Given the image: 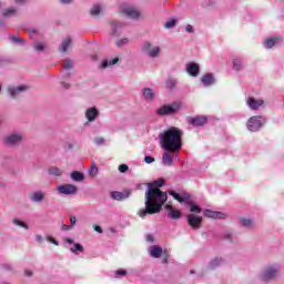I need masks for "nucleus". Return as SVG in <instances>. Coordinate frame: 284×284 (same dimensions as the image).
Here are the masks:
<instances>
[{"instance_id": "9b49d317", "label": "nucleus", "mask_w": 284, "mask_h": 284, "mask_svg": "<svg viewBox=\"0 0 284 284\" xmlns=\"http://www.w3.org/2000/svg\"><path fill=\"white\" fill-rule=\"evenodd\" d=\"M30 89V87L26 85V84H21V85H11L7 88L8 94L9 97H11V99H17L19 97V94L23 93V92H28V90Z\"/></svg>"}, {"instance_id": "c85d7f7f", "label": "nucleus", "mask_w": 284, "mask_h": 284, "mask_svg": "<svg viewBox=\"0 0 284 284\" xmlns=\"http://www.w3.org/2000/svg\"><path fill=\"white\" fill-rule=\"evenodd\" d=\"M111 199H113V201H125V199H130V193L125 192H119V191H112L110 193Z\"/></svg>"}, {"instance_id": "cd10ccee", "label": "nucleus", "mask_w": 284, "mask_h": 284, "mask_svg": "<svg viewBox=\"0 0 284 284\" xmlns=\"http://www.w3.org/2000/svg\"><path fill=\"white\" fill-rule=\"evenodd\" d=\"M170 194V196H173V199H175V201H179V203H187V201H190V194L185 193L183 195H180L179 193L174 192V191H169L168 192Z\"/></svg>"}, {"instance_id": "338daca9", "label": "nucleus", "mask_w": 284, "mask_h": 284, "mask_svg": "<svg viewBox=\"0 0 284 284\" xmlns=\"http://www.w3.org/2000/svg\"><path fill=\"white\" fill-rule=\"evenodd\" d=\"M0 10H1V2H0Z\"/></svg>"}, {"instance_id": "e2e57ef3", "label": "nucleus", "mask_w": 284, "mask_h": 284, "mask_svg": "<svg viewBox=\"0 0 284 284\" xmlns=\"http://www.w3.org/2000/svg\"><path fill=\"white\" fill-rule=\"evenodd\" d=\"M23 1H26V0H14V2L18 3V6H21V3H23Z\"/></svg>"}, {"instance_id": "6ab92c4d", "label": "nucleus", "mask_w": 284, "mask_h": 284, "mask_svg": "<svg viewBox=\"0 0 284 284\" xmlns=\"http://www.w3.org/2000/svg\"><path fill=\"white\" fill-rule=\"evenodd\" d=\"M122 13L129 19H139L141 17V10L135 7H125L122 9Z\"/></svg>"}, {"instance_id": "13d9d810", "label": "nucleus", "mask_w": 284, "mask_h": 284, "mask_svg": "<svg viewBox=\"0 0 284 284\" xmlns=\"http://www.w3.org/2000/svg\"><path fill=\"white\" fill-rule=\"evenodd\" d=\"M185 30H186V32L192 33V32H194V27H192L191 24H187V26L185 27Z\"/></svg>"}, {"instance_id": "6e6552de", "label": "nucleus", "mask_w": 284, "mask_h": 284, "mask_svg": "<svg viewBox=\"0 0 284 284\" xmlns=\"http://www.w3.org/2000/svg\"><path fill=\"white\" fill-rule=\"evenodd\" d=\"M63 243H67L68 250L69 252H71V254L79 255L85 252V248L83 247V245H81L80 243H75L74 240L71 237H64Z\"/></svg>"}, {"instance_id": "423d86ee", "label": "nucleus", "mask_w": 284, "mask_h": 284, "mask_svg": "<svg viewBox=\"0 0 284 284\" xmlns=\"http://www.w3.org/2000/svg\"><path fill=\"white\" fill-rule=\"evenodd\" d=\"M267 123L265 116L262 115H253L246 122V129L248 132H258L263 125Z\"/></svg>"}, {"instance_id": "2eb2a0df", "label": "nucleus", "mask_w": 284, "mask_h": 284, "mask_svg": "<svg viewBox=\"0 0 284 284\" xmlns=\"http://www.w3.org/2000/svg\"><path fill=\"white\" fill-rule=\"evenodd\" d=\"M283 38L281 37H270L266 38L263 41V48H265V50H272V48H275V45H278L280 43H282Z\"/></svg>"}, {"instance_id": "4be33fe9", "label": "nucleus", "mask_w": 284, "mask_h": 284, "mask_svg": "<svg viewBox=\"0 0 284 284\" xmlns=\"http://www.w3.org/2000/svg\"><path fill=\"white\" fill-rule=\"evenodd\" d=\"M190 125H193V128H201L202 125H205L207 123V116L205 115H197L194 118L189 119Z\"/></svg>"}, {"instance_id": "79ce46f5", "label": "nucleus", "mask_w": 284, "mask_h": 284, "mask_svg": "<svg viewBox=\"0 0 284 284\" xmlns=\"http://www.w3.org/2000/svg\"><path fill=\"white\" fill-rule=\"evenodd\" d=\"M240 225L243 227H252V221L250 219L242 217L240 219Z\"/></svg>"}, {"instance_id": "c756f323", "label": "nucleus", "mask_w": 284, "mask_h": 284, "mask_svg": "<svg viewBox=\"0 0 284 284\" xmlns=\"http://www.w3.org/2000/svg\"><path fill=\"white\" fill-rule=\"evenodd\" d=\"M225 263V260L221 256L213 257L209 263V270H216V267H221Z\"/></svg>"}, {"instance_id": "bf43d9fd", "label": "nucleus", "mask_w": 284, "mask_h": 284, "mask_svg": "<svg viewBox=\"0 0 284 284\" xmlns=\"http://www.w3.org/2000/svg\"><path fill=\"white\" fill-rule=\"evenodd\" d=\"M61 85L64 88V90L70 89V83L62 82Z\"/></svg>"}, {"instance_id": "4d7b16f0", "label": "nucleus", "mask_w": 284, "mask_h": 284, "mask_svg": "<svg viewBox=\"0 0 284 284\" xmlns=\"http://www.w3.org/2000/svg\"><path fill=\"white\" fill-rule=\"evenodd\" d=\"M34 239H36L37 243H43V236H41V234H37L34 236Z\"/></svg>"}, {"instance_id": "39448f33", "label": "nucleus", "mask_w": 284, "mask_h": 284, "mask_svg": "<svg viewBox=\"0 0 284 284\" xmlns=\"http://www.w3.org/2000/svg\"><path fill=\"white\" fill-rule=\"evenodd\" d=\"M164 152L162 154V165L165 168H172L174 165V161L180 159L181 149H163Z\"/></svg>"}, {"instance_id": "4c0bfd02", "label": "nucleus", "mask_w": 284, "mask_h": 284, "mask_svg": "<svg viewBox=\"0 0 284 284\" xmlns=\"http://www.w3.org/2000/svg\"><path fill=\"white\" fill-rule=\"evenodd\" d=\"M165 88H166V90H174V88H176V80L169 78L165 81Z\"/></svg>"}, {"instance_id": "69168bd1", "label": "nucleus", "mask_w": 284, "mask_h": 284, "mask_svg": "<svg viewBox=\"0 0 284 284\" xmlns=\"http://www.w3.org/2000/svg\"><path fill=\"white\" fill-rule=\"evenodd\" d=\"M114 26L121 27V24H119V22H113V27H114Z\"/></svg>"}, {"instance_id": "7c9ffc66", "label": "nucleus", "mask_w": 284, "mask_h": 284, "mask_svg": "<svg viewBox=\"0 0 284 284\" xmlns=\"http://www.w3.org/2000/svg\"><path fill=\"white\" fill-rule=\"evenodd\" d=\"M17 13L18 11L16 7H8L1 11L2 17L7 18L17 17Z\"/></svg>"}, {"instance_id": "a19ab883", "label": "nucleus", "mask_w": 284, "mask_h": 284, "mask_svg": "<svg viewBox=\"0 0 284 284\" xmlns=\"http://www.w3.org/2000/svg\"><path fill=\"white\" fill-rule=\"evenodd\" d=\"M128 43H130V39H128V38H121L120 40H118V41L115 42V45H116L118 48H123V45H128Z\"/></svg>"}, {"instance_id": "0eeeda50", "label": "nucleus", "mask_w": 284, "mask_h": 284, "mask_svg": "<svg viewBox=\"0 0 284 284\" xmlns=\"http://www.w3.org/2000/svg\"><path fill=\"white\" fill-rule=\"evenodd\" d=\"M181 102H173L171 104L163 105L160 109H158L156 114H159L160 116L176 114V112L181 110Z\"/></svg>"}, {"instance_id": "412c9836", "label": "nucleus", "mask_w": 284, "mask_h": 284, "mask_svg": "<svg viewBox=\"0 0 284 284\" xmlns=\"http://www.w3.org/2000/svg\"><path fill=\"white\" fill-rule=\"evenodd\" d=\"M185 70L190 77L196 78L199 77V74H201V67L199 65V63L195 62L187 63Z\"/></svg>"}, {"instance_id": "e433bc0d", "label": "nucleus", "mask_w": 284, "mask_h": 284, "mask_svg": "<svg viewBox=\"0 0 284 284\" xmlns=\"http://www.w3.org/2000/svg\"><path fill=\"white\" fill-rule=\"evenodd\" d=\"M89 175L92 179H95V176H99V168L97 166V164H91V166L89 168Z\"/></svg>"}, {"instance_id": "de8ad7c7", "label": "nucleus", "mask_w": 284, "mask_h": 284, "mask_svg": "<svg viewBox=\"0 0 284 284\" xmlns=\"http://www.w3.org/2000/svg\"><path fill=\"white\" fill-rule=\"evenodd\" d=\"M118 170L121 174H125V172H128V170H130V168L128 166V164H120Z\"/></svg>"}, {"instance_id": "0e129e2a", "label": "nucleus", "mask_w": 284, "mask_h": 284, "mask_svg": "<svg viewBox=\"0 0 284 284\" xmlns=\"http://www.w3.org/2000/svg\"><path fill=\"white\" fill-rule=\"evenodd\" d=\"M162 263H168V257H164V258L162 260Z\"/></svg>"}, {"instance_id": "8fccbe9b", "label": "nucleus", "mask_w": 284, "mask_h": 284, "mask_svg": "<svg viewBox=\"0 0 284 284\" xmlns=\"http://www.w3.org/2000/svg\"><path fill=\"white\" fill-rule=\"evenodd\" d=\"M144 162L150 165V164L154 163V158H152L150 155H145L144 156Z\"/></svg>"}, {"instance_id": "58836bf2", "label": "nucleus", "mask_w": 284, "mask_h": 284, "mask_svg": "<svg viewBox=\"0 0 284 284\" xmlns=\"http://www.w3.org/2000/svg\"><path fill=\"white\" fill-rule=\"evenodd\" d=\"M33 50H34V52H43V50H45V43H43V42H36L33 44Z\"/></svg>"}, {"instance_id": "5fc2aeb1", "label": "nucleus", "mask_w": 284, "mask_h": 284, "mask_svg": "<svg viewBox=\"0 0 284 284\" xmlns=\"http://www.w3.org/2000/svg\"><path fill=\"white\" fill-rule=\"evenodd\" d=\"M70 226L74 229V225H77V216L72 215L70 216Z\"/></svg>"}, {"instance_id": "aec40b11", "label": "nucleus", "mask_w": 284, "mask_h": 284, "mask_svg": "<svg viewBox=\"0 0 284 284\" xmlns=\"http://www.w3.org/2000/svg\"><path fill=\"white\" fill-rule=\"evenodd\" d=\"M148 254L151 258H161L163 256V247L159 245H151L148 247Z\"/></svg>"}, {"instance_id": "680f3d73", "label": "nucleus", "mask_w": 284, "mask_h": 284, "mask_svg": "<svg viewBox=\"0 0 284 284\" xmlns=\"http://www.w3.org/2000/svg\"><path fill=\"white\" fill-rule=\"evenodd\" d=\"M61 3H64L65 6L72 3L73 0H60Z\"/></svg>"}, {"instance_id": "bb28decb", "label": "nucleus", "mask_w": 284, "mask_h": 284, "mask_svg": "<svg viewBox=\"0 0 284 284\" xmlns=\"http://www.w3.org/2000/svg\"><path fill=\"white\" fill-rule=\"evenodd\" d=\"M142 97L144 101H153L156 97V93L154 92V89L152 88H144L142 89Z\"/></svg>"}, {"instance_id": "09e8293b", "label": "nucleus", "mask_w": 284, "mask_h": 284, "mask_svg": "<svg viewBox=\"0 0 284 284\" xmlns=\"http://www.w3.org/2000/svg\"><path fill=\"white\" fill-rule=\"evenodd\" d=\"M45 240L48 241V243H52L53 245H59V241L54 240V237L50 235H48Z\"/></svg>"}, {"instance_id": "ea45409f", "label": "nucleus", "mask_w": 284, "mask_h": 284, "mask_svg": "<svg viewBox=\"0 0 284 284\" xmlns=\"http://www.w3.org/2000/svg\"><path fill=\"white\" fill-rule=\"evenodd\" d=\"M94 145H98L99 148L105 145V138L103 136H97L93 139Z\"/></svg>"}, {"instance_id": "f3484780", "label": "nucleus", "mask_w": 284, "mask_h": 284, "mask_svg": "<svg viewBox=\"0 0 284 284\" xmlns=\"http://www.w3.org/2000/svg\"><path fill=\"white\" fill-rule=\"evenodd\" d=\"M165 210L168 211V217L171 219L172 221H179V219L183 216V213L181 212V210L170 204L165 205Z\"/></svg>"}, {"instance_id": "b1692460", "label": "nucleus", "mask_w": 284, "mask_h": 284, "mask_svg": "<svg viewBox=\"0 0 284 284\" xmlns=\"http://www.w3.org/2000/svg\"><path fill=\"white\" fill-rule=\"evenodd\" d=\"M31 203H43L45 201V193L43 191H36L29 195Z\"/></svg>"}, {"instance_id": "c9c22d12", "label": "nucleus", "mask_w": 284, "mask_h": 284, "mask_svg": "<svg viewBox=\"0 0 284 284\" xmlns=\"http://www.w3.org/2000/svg\"><path fill=\"white\" fill-rule=\"evenodd\" d=\"M12 223L14 225H17V227H22L23 230H30V225H28V223H26L19 219H13Z\"/></svg>"}, {"instance_id": "f8f14e48", "label": "nucleus", "mask_w": 284, "mask_h": 284, "mask_svg": "<svg viewBox=\"0 0 284 284\" xmlns=\"http://www.w3.org/2000/svg\"><path fill=\"white\" fill-rule=\"evenodd\" d=\"M245 103L250 110L256 111L261 110L265 105V100L263 99H255L253 97H247Z\"/></svg>"}, {"instance_id": "473e14b6", "label": "nucleus", "mask_w": 284, "mask_h": 284, "mask_svg": "<svg viewBox=\"0 0 284 284\" xmlns=\"http://www.w3.org/2000/svg\"><path fill=\"white\" fill-rule=\"evenodd\" d=\"M71 179H72V181L81 183V181H84L85 175L79 171H73V172H71Z\"/></svg>"}, {"instance_id": "f257e3e1", "label": "nucleus", "mask_w": 284, "mask_h": 284, "mask_svg": "<svg viewBox=\"0 0 284 284\" xmlns=\"http://www.w3.org/2000/svg\"><path fill=\"white\" fill-rule=\"evenodd\" d=\"M163 179L146 183V191L144 194V209L138 211L140 219H145L152 214H159L163 210V205L168 203V193L161 191L163 187Z\"/></svg>"}, {"instance_id": "6e6d98bb", "label": "nucleus", "mask_w": 284, "mask_h": 284, "mask_svg": "<svg viewBox=\"0 0 284 284\" xmlns=\"http://www.w3.org/2000/svg\"><path fill=\"white\" fill-rule=\"evenodd\" d=\"M93 230L98 232V234H103V229H101L99 225H93Z\"/></svg>"}, {"instance_id": "2f4dec72", "label": "nucleus", "mask_w": 284, "mask_h": 284, "mask_svg": "<svg viewBox=\"0 0 284 284\" xmlns=\"http://www.w3.org/2000/svg\"><path fill=\"white\" fill-rule=\"evenodd\" d=\"M116 63H119V58H111V59L104 60L101 64V68L103 69L112 68V65H116Z\"/></svg>"}, {"instance_id": "c03bdc74", "label": "nucleus", "mask_w": 284, "mask_h": 284, "mask_svg": "<svg viewBox=\"0 0 284 284\" xmlns=\"http://www.w3.org/2000/svg\"><path fill=\"white\" fill-rule=\"evenodd\" d=\"M126 275H128V271H125L124 268H119L114 273V278H121V276H126Z\"/></svg>"}, {"instance_id": "393cba45", "label": "nucleus", "mask_w": 284, "mask_h": 284, "mask_svg": "<svg viewBox=\"0 0 284 284\" xmlns=\"http://www.w3.org/2000/svg\"><path fill=\"white\" fill-rule=\"evenodd\" d=\"M232 68L235 72H242V70H245V64L243 63V59L239 57H233Z\"/></svg>"}, {"instance_id": "5701e85b", "label": "nucleus", "mask_w": 284, "mask_h": 284, "mask_svg": "<svg viewBox=\"0 0 284 284\" xmlns=\"http://www.w3.org/2000/svg\"><path fill=\"white\" fill-rule=\"evenodd\" d=\"M23 141V134L12 133L6 138L7 145H17Z\"/></svg>"}, {"instance_id": "20e7f679", "label": "nucleus", "mask_w": 284, "mask_h": 284, "mask_svg": "<svg viewBox=\"0 0 284 284\" xmlns=\"http://www.w3.org/2000/svg\"><path fill=\"white\" fill-rule=\"evenodd\" d=\"M141 52L148 59H159L161 57V45L156 42L145 41L141 45Z\"/></svg>"}, {"instance_id": "864d4df0", "label": "nucleus", "mask_w": 284, "mask_h": 284, "mask_svg": "<svg viewBox=\"0 0 284 284\" xmlns=\"http://www.w3.org/2000/svg\"><path fill=\"white\" fill-rule=\"evenodd\" d=\"M64 70H72V61L71 60H67L64 63Z\"/></svg>"}, {"instance_id": "7ed1b4c3", "label": "nucleus", "mask_w": 284, "mask_h": 284, "mask_svg": "<svg viewBox=\"0 0 284 284\" xmlns=\"http://www.w3.org/2000/svg\"><path fill=\"white\" fill-rule=\"evenodd\" d=\"M278 276H281V265L270 264L263 268L261 274L257 275V278L261 283H272Z\"/></svg>"}, {"instance_id": "37998d69", "label": "nucleus", "mask_w": 284, "mask_h": 284, "mask_svg": "<svg viewBox=\"0 0 284 284\" xmlns=\"http://www.w3.org/2000/svg\"><path fill=\"white\" fill-rule=\"evenodd\" d=\"M174 26H176V19H170L164 23V28H166V30H172Z\"/></svg>"}, {"instance_id": "4468645a", "label": "nucleus", "mask_w": 284, "mask_h": 284, "mask_svg": "<svg viewBox=\"0 0 284 284\" xmlns=\"http://www.w3.org/2000/svg\"><path fill=\"white\" fill-rule=\"evenodd\" d=\"M91 17H94V19H99L100 17H103L105 14V6L101 3H95L90 9Z\"/></svg>"}, {"instance_id": "603ef678", "label": "nucleus", "mask_w": 284, "mask_h": 284, "mask_svg": "<svg viewBox=\"0 0 284 284\" xmlns=\"http://www.w3.org/2000/svg\"><path fill=\"white\" fill-rule=\"evenodd\" d=\"M145 241H146V243H154V235L146 234L145 235Z\"/></svg>"}, {"instance_id": "49530a36", "label": "nucleus", "mask_w": 284, "mask_h": 284, "mask_svg": "<svg viewBox=\"0 0 284 284\" xmlns=\"http://www.w3.org/2000/svg\"><path fill=\"white\" fill-rule=\"evenodd\" d=\"M10 40L12 41V43H26V40H23L22 38H19V36H10Z\"/></svg>"}, {"instance_id": "f704fd0d", "label": "nucleus", "mask_w": 284, "mask_h": 284, "mask_svg": "<svg viewBox=\"0 0 284 284\" xmlns=\"http://www.w3.org/2000/svg\"><path fill=\"white\" fill-rule=\"evenodd\" d=\"M186 203L190 207V212H192L191 214H201V209L199 205L194 204L190 200Z\"/></svg>"}, {"instance_id": "a878e982", "label": "nucleus", "mask_w": 284, "mask_h": 284, "mask_svg": "<svg viewBox=\"0 0 284 284\" xmlns=\"http://www.w3.org/2000/svg\"><path fill=\"white\" fill-rule=\"evenodd\" d=\"M70 48H72V38L71 37H67L60 43L59 52L65 53V52H68V50H70Z\"/></svg>"}, {"instance_id": "dca6fc26", "label": "nucleus", "mask_w": 284, "mask_h": 284, "mask_svg": "<svg viewBox=\"0 0 284 284\" xmlns=\"http://www.w3.org/2000/svg\"><path fill=\"white\" fill-rule=\"evenodd\" d=\"M84 118L88 123H94V121L99 119V109H97V106L88 108L84 112Z\"/></svg>"}, {"instance_id": "a211bd4d", "label": "nucleus", "mask_w": 284, "mask_h": 284, "mask_svg": "<svg viewBox=\"0 0 284 284\" xmlns=\"http://www.w3.org/2000/svg\"><path fill=\"white\" fill-rule=\"evenodd\" d=\"M204 216L206 219L223 220L227 219V213L221 211L204 210Z\"/></svg>"}, {"instance_id": "ddd939ff", "label": "nucleus", "mask_w": 284, "mask_h": 284, "mask_svg": "<svg viewBox=\"0 0 284 284\" xmlns=\"http://www.w3.org/2000/svg\"><path fill=\"white\" fill-rule=\"evenodd\" d=\"M201 83L204 85V88H212V85H216V75L214 73H204L200 78Z\"/></svg>"}, {"instance_id": "052dcab7", "label": "nucleus", "mask_w": 284, "mask_h": 284, "mask_svg": "<svg viewBox=\"0 0 284 284\" xmlns=\"http://www.w3.org/2000/svg\"><path fill=\"white\" fill-rule=\"evenodd\" d=\"M24 276H32V271L24 270Z\"/></svg>"}, {"instance_id": "a18cd8bd", "label": "nucleus", "mask_w": 284, "mask_h": 284, "mask_svg": "<svg viewBox=\"0 0 284 284\" xmlns=\"http://www.w3.org/2000/svg\"><path fill=\"white\" fill-rule=\"evenodd\" d=\"M204 7H205L207 10H212V8H216V0H207V1L204 3Z\"/></svg>"}, {"instance_id": "72a5a7b5", "label": "nucleus", "mask_w": 284, "mask_h": 284, "mask_svg": "<svg viewBox=\"0 0 284 284\" xmlns=\"http://www.w3.org/2000/svg\"><path fill=\"white\" fill-rule=\"evenodd\" d=\"M48 173L50 174V176H63V170L57 166L49 168Z\"/></svg>"}, {"instance_id": "f03ea898", "label": "nucleus", "mask_w": 284, "mask_h": 284, "mask_svg": "<svg viewBox=\"0 0 284 284\" xmlns=\"http://www.w3.org/2000/svg\"><path fill=\"white\" fill-rule=\"evenodd\" d=\"M162 150H181L183 148V130L170 126L159 134Z\"/></svg>"}, {"instance_id": "9d476101", "label": "nucleus", "mask_w": 284, "mask_h": 284, "mask_svg": "<svg viewBox=\"0 0 284 284\" xmlns=\"http://www.w3.org/2000/svg\"><path fill=\"white\" fill-rule=\"evenodd\" d=\"M57 192L65 196H73L79 193V189L74 184H62L57 187Z\"/></svg>"}, {"instance_id": "3c124183", "label": "nucleus", "mask_w": 284, "mask_h": 284, "mask_svg": "<svg viewBox=\"0 0 284 284\" xmlns=\"http://www.w3.org/2000/svg\"><path fill=\"white\" fill-rule=\"evenodd\" d=\"M62 232H70V230H73V227L69 224H63L61 226Z\"/></svg>"}, {"instance_id": "1a4fd4ad", "label": "nucleus", "mask_w": 284, "mask_h": 284, "mask_svg": "<svg viewBox=\"0 0 284 284\" xmlns=\"http://www.w3.org/2000/svg\"><path fill=\"white\" fill-rule=\"evenodd\" d=\"M186 222L191 230H201V225H203V217L201 215L191 213L186 215Z\"/></svg>"}]
</instances>
